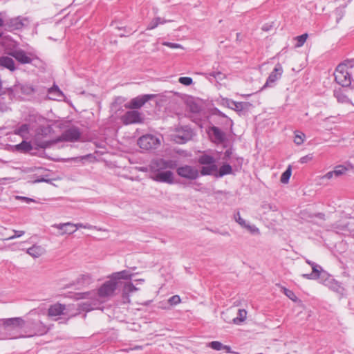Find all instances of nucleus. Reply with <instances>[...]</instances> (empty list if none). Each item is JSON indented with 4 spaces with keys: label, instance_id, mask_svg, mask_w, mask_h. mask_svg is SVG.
Masks as SVG:
<instances>
[{
    "label": "nucleus",
    "instance_id": "f257e3e1",
    "mask_svg": "<svg viewBox=\"0 0 354 354\" xmlns=\"http://www.w3.org/2000/svg\"><path fill=\"white\" fill-rule=\"evenodd\" d=\"M351 66L347 64H339L335 70L334 76L335 82L342 86H348L351 83Z\"/></svg>",
    "mask_w": 354,
    "mask_h": 354
},
{
    "label": "nucleus",
    "instance_id": "f03ea898",
    "mask_svg": "<svg viewBox=\"0 0 354 354\" xmlns=\"http://www.w3.org/2000/svg\"><path fill=\"white\" fill-rule=\"evenodd\" d=\"M247 314L245 309L230 308L222 313V316L225 322L240 325L246 320Z\"/></svg>",
    "mask_w": 354,
    "mask_h": 354
},
{
    "label": "nucleus",
    "instance_id": "7ed1b4c3",
    "mask_svg": "<svg viewBox=\"0 0 354 354\" xmlns=\"http://www.w3.org/2000/svg\"><path fill=\"white\" fill-rule=\"evenodd\" d=\"M161 144V140L151 134H146L138 140V145L143 150L149 151L158 148Z\"/></svg>",
    "mask_w": 354,
    "mask_h": 354
},
{
    "label": "nucleus",
    "instance_id": "20e7f679",
    "mask_svg": "<svg viewBox=\"0 0 354 354\" xmlns=\"http://www.w3.org/2000/svg\"><path fill=\"white\" fill-rule=\"evenodd\" d=\"M35 129L37 136L44 134L46 135L50 132V127L48 126L40 129H36L35 123L30 122L29 124H22L17 130L15 131V133L23 138H26L30 130H33Z\"/></svg>",
    "mask_w": 354,
    "mask_h": 354
},
{
    "label": "nucleus",
    "instance_id": "39448f33",
    "mask_svg": "<svg viewBox=\"0 0 354 354\" xmlns=\"http://www.w3.org/2000/svg\"><path fill=\"white\" fill-rule=\"evenodd\" d=\"M173 140L178 144H183L190 140L193 137L192 129L187 127L177 128L171 135Z\"/></svg>",
    "mask_w": 354,
    "mask_h": 354
},
{
    "label": "nucleus",
    "instance_id": "423d86ee",
    "mask_svg": "<svg viewBox=\"0 0 354 354\" xmlns=\"http://www.w3.org/2000/svg\"><path fill=\"white\" fill-rule=\"evenodd\" d=\"M118 283L111 279L104 283L98 289L97 294L101 298H106L113 296L117 288Z\"/></svg>",
    "mask_w": 354,
    "mask_h": 354
},
{
    "label": "nucleus",
    "instance_id": "0eeeda50",
    "mask_svg": "<svg viewBox=\"0 0 354 354\" xmlns=\"http://www.w3.org/2000/svg\"><path fill=\"white\" fill-rule=\"evenodd\" d=\"M124 124H140L143 122L142 114L138 111H129L121 117Z\"/></svg>",
    "mask_w": 354,
    "mask_h": 354
},
{
    "label": "nucleus",
    "instance_id": "6e6552de",
    "mask_svg": "<svg viewBox=\"0 0 354 354\" xmlns=\"http://www.w3.org/2000/svg\"><path fill=\"white\" fill-rule=\"evenodd\" d=\"M176 165V163L172 160L159 159L151 162L150 169L154 172H159L167 169H174Z\"/></svg>",
    "mask_w": 354,
    "mask_h": 354
},
{
    "label": "nucleus",
    "instance_id": "1a4fd4ad",
    "mask_svg": "<svg viewBox=\"0 0 354 354\" xmlns=\"http://www.w3.org/2000/svg\"><path fill=\"white\" fill-rule=\"evenodd\" d=\"M66 315V306L59 302L49 306L47 310V315L49 317L55 318Z\"/></svg>",
    "mask_w": 354,
    "mask_h": 354
},
{
    "label": "nucleus",
    "instance_id": "9d476101",
    "mask_svg": "<svg viewBox=\"0 0 354 354\" xmlns=\"http://www.w3.org/2000/svg\"><path fill=\"white\" fill-rule=\"evenodd\" d=\"M177 174L183 178L190 180L196 179L199 176L198 170L196 168L189 165H185L178 167L177 169Z\"/></svg>",
    "mask_w": 354,
    "mask_h": 354
},
{
    "label": "nucleus",
    "instance_id": "9b49d317",
    "mask_svg": "<svg viewBox=\"0 0 354 354\" xmlns=\"http://www.w3.org/2000/svg\"><path fill=\"white\" fill-rule=\"evenodd\" d=\"M153 97V95H143L134 97L125 104V107L129 109H138L141 108L147 102Z\"/></svg>",
    "mask_w": 354,
    "mask_h": 354
},
{
    "label": "nucleus",
    "instance_id": "f8f14e48",
    "mask_svg": "<svg viewBox=\"0 0 354 354\" xmlns=\"http://www.w3.org/2000/svg\"><path fill=\"white\" fill-rule=\"evenodd\" d=\"M81 133L77 128L72 127L64 131L60 138L59 141L75 142L79 140Z\"/></svg>",
    "mask_w": 354,
    "mask_h": 354
},
{
    "label": "nucleus",
    "instance_id": "ddd939ff",
    "mask_svg": "<svg viewBox=\"0 0 354 354\" xmlns=\"http://www.w3.org/2000/svg\"><path fill=\"white\" fill-rule=\"evenodd\" d=\"M8 55L16 59L19 63L25 64L32 62L31 54H27L23 50H16L8 53Z\"/></svg>",
    "mask_w": 354,
    "mask_h": 354
},
{
    "label": "nucleus",
    "instance_id": "4468645a",
    "mask_svg": "<svg viewBox=\"0 0 354 354\" xmlns=\"http://www.w3.org/2000/svg\"><path fill=\"white\" fill-rule=\"evenodd\" d=\"M1 324L5 328H21L24 326L25 321L21 317L3 319Z\"/></svg>",
    "mask_w": 354,
    "mask_h": 354
},
{
    "label": "nucleus",
    "instance_id": "2eb2a0df",
    "mask_svg": "<svg viewBox=\"0 0 354 354\" xmlns=\"http://www.w3.org/2000/svg\"><path fill=\"white\" fill-rule=\"evenodd\" d=\"M54 227L57 228L60 231L59 235L71 234L77 230V225L71 223L55 224L53 225Z\"/></svg>",
    "mask_w": 354,
    "mask_h": 354
},
{
    "label": "nucleus",
    "instance_id": "dca6fc26",
    "mask_svg": "<svg viewBox=\"0 0 354 354\" xmlns=\"http://www.w3.org/2000/svg\"><path fill=\"white\" fill-rule=\"evenodd\" d=\"M25 21H26V19H23L20 17L9 19L7 22L8 30L12 31L21 29L25 26Z\"/></svg>",
    "mask_w": 354,
    "mask_h": 354
},
{
    "label": "nucleus",
    "instance_id": "f3484780",
    "mask_svg": "<svg viewBox=\"0 0 354 354\" xmlns=\"http://www.w3.org/2000/svg\"><path fill=\"white\" fill-rule=\"evenodd\" d=\"M153 180L158 182L171 184L174 182L173 173L171 171L157 172L153 177Z\"/></svg>",
    "mask_w": 354,
    "mask_h": 354
},
{
    "label": "nucleus",
    "instance_id": "a211bd4d",
    "mask_svg": "<svg viewBox=\"0 0 354 354\" xmlns=\"http://www.w3.org/2000/svg\"><path fill=\"white\" fill-rule=\"evenodd\" d=\"M209 346L216 351L225 350L226 353H228L239 354V353L232 351L230 346L223 345L221 342L218 341L211 342L209 344Z\"/></svg>",
    "mask_w": 354,
    "mask_h": 354
},
{
    "label": "nucleus",
    "instance_id": "6ab92c4d",
    "mask_svg": "<svg viewBox=\"0 0 354 354\" xmlns=\"http://www.w3.org/2000/svg\"><path fill=\"white\" fill-rule=\"evenodd\" d=\"M0 66L6 68L11 71H14L15 70V62L10 57H0Z\"/></svg>",
    "mask_w": 354,
    "mask_h": 354
},
{
    "label": "nucleus",
    "instance_id": "aec40b11",
    "mask_svg": "<svg viewBox=\"0 0 354 354\" xmlns=\"http://www.w3.org/2000/svg\"><path fill=\"white\" fill-rule=\"evenodd\" d=\"M133 274L129 273L127 270H122L120 272H114L110 277L113 281L117 282L120 279H129L132 277Z\"/></svg>",
    "mask_w": 354,
    "mask_h": 354
},
{
    "label": "nucleus",
    "instance_id": "412c9836",
    "mask_svg": "<svg viewBox=\"0 0 354 354\" xmlns=\"http://www.w3.org/2000/svg\"><path fill=\"white\" fill-rule=\"evenodd\" d=\"M15 151L21 153H27L32 149L30 142L23 141L20 144L16 145L13 147Z\"/></svg>",
    "mask_w": 354,
    "mask_h": 354
},
{
    "label": "nucleus",
    "instance_id": "4be33fe9",
    "mask_svg": "<svg viewBox=\"0 0 354 354\" xmlns=\"http://www.w3.org/2000/svg\"><path fill=\"white\" fill-rule=\"evenodd\" d=\"M211 132L214 142L221 143L224 140V133L217 127H212L211 129Z\"/></svg>",
    "mask_w": 354,
    "mask_h": 354
},
{
    "label": "nucleus",
    "instance_id": "5701e85b",
    "mask_svg": "<svg viewBox=\"0 0 354 354\" xmlns=\"http://www.w3.org/2000/svg\"><path fill=\"white\" fill-rule=\"evenodd\" d=\"M48 93L53 95V96L50 97V98L53 100H59V98L64 97V93L56 85H53L50 88L48 89Z\"/></svg>",
    "mask_w": 354,
    "mask_h": 354
},
{
    "label": "nucleus",
    "instance_id": "b1692460",
    "mask_svg": "<svg viewBox=\"0 0 354 354\" xmlns=\"http://www.w3.org/2000/svg\"><path fill=\"white\" fill-rule=\"evenodd\" d=\"M236 220L239 223V224H240L242 227L248 229L250 232L259 233V229L255 226L247 225L245 221L243 218H241L239 214H237Z\"/></svg>",
    "mask_w": 354,
    "mask_h": 354
},
{
    "label": "nucleus",
    "instance_id": "393cba45",
    "mask_svg": "<svg viewBox=\"0 0 354 354\" xmlns=\"http://www.w3.org/2000/svg\"><path fill=\"white\" fill-rule=\"evenodd\" d=\"M283 72L281 66L279 64L276 66L274 71L271 73L268 77V82H273L278 80L279 77L281 75Z\"/></svg>",
    "mask_w": 354,
    "mask_h": 354
},
{
    "label": "nucleus",
    "instance_id": "a878e982",
    "mask_svg": "<svg viewBox=\"0 0 354 354\" xmlns=\"http://www.w3.org/2000/svg\"><path fill=\"white\" fill-rule=\"evenodd\" d=\"M28 254L34 258L39 257L44 253V250L40 246L33 245L27 250Z\"/></svg>",
    "mask_w": 354,
    "mask_h": 354
},
{
    "label": "nucleus",
    "instance_id": "bb28decb",
    "mask_svg": "<svg viewBox=\"0 0 354 354\" xmlns=\"http://www.w3.org/2000/svg\"><path fill=\"white\" fill-rule=\"evenodd\" d=\"M198 163L201 165H211L215 163L214 157L207 154H203L198 159Z\"/></svg>",
    "mask_w": 354,
    "mask_h": 354
},
{
    "label": "nucleus",
    "instance_id": "cd10ccee",
    "mask_svg": "<svg viewBox=\"0 0 354 354\" xmlns=\"http://www.w3.org/2000/svg\"><path fill=\"white\" fill-rule=\"evenodd\" d=\"M308 37V35L307 33H304L301 35L295 37L294 38V40L296 41V44L295 45V48L301 47L306 41Z\"/></svg>",
    "mask_w": 354,
    "mask_h": 354
},
{
    "label": "nucleus",
    "instance_id": "c85d7f7f",
    "mask_svg": "<svg viewBox=\"0 0 354 354\" xmlns=\"http://www.w3.org/2000/svg\"><path fill=\"white\" fill-rule=\"evenodd\" d=\"M306 136L303 132L297 131L295 132L294 142L296 145H300L304 143Z\"/></svg>",
    "mask_w": 354,
    "mask_h": 354
},
{
    "label": "nucleus",
    "instance_id": "c756f323",
    "mask_svg": "<svg viewBox=\"0 0 354 354\" xmlns=\"http://www.w3.org/2000/svg\"><path fill=\"white\" fill-rule=\"evenodd\" d=\"M166 22L165 20L164 19H162L160 17H157V18H155L153 19L151 22L150 24L148 25L147 29V30H153L155 28H156L158 25L160 24H163Z\"/></svg>",
    "mask_w": 354,
    "mask_h": 354
},
{
    "label": "nucleus",
    "instance_id": "7c9ffc66",
    "mask_svg": "<svg viewBox=\"0 0 354 354\" xmlns=\"http://www.w3.org/2000/svg\"><path fill=\"white\" fill-rule=\"evenodd\" d=\"M291 174H292V169H291V167L289 166L287 168V169L281 174L280 181L283 184L288 183L290 176H291Z\"/></svg>",
    "mask_w": 354,
    "mask_h": 354
},
{
    "label": "nucleus",
    "instance_id": "2f4dec72",
    "mask_svg": "<svg viewBox=\"0 0 354 354\" xmlns=\"http://www.w3.org/2000/svg\"><path fill=\"white\" fill-rule=\"evenodd\" d=\"M217 170V167L215 164L211 165L208 167H203L201 171V174L203 176L205 175H209L213 171H215Z\"/></svg>",
    "mask_w": 354,
    "mask_h": 354
},
{
    "label": "nucleus",
    "instance_id": "473e14b6",
    "mask_svg": "<svg viewBox=\"0 0 354 354\" xmlns=\"http://www.w3.org/2000/svg\"><path fill=\"white\" fill-rule=\"evenodd\" d=\"M232 171V167L230 165H223L219 169V176H223L224 175L230 174Z\"/></svg>",
    "mask_w": 354,
    "mask_h": 354
},
{
    "label": "nucleus",
    "instance_id": "72a5a7b5",
    "mask_svg": "<svg viewBox=\"0 0 354 354\" xmlns=\"http://www.w3.org/2000/svg\"><path fill=\"white\" fill-rule=\"evenodd\" d=\"M335 174V177H338L347 171V169L343 165H338L335 167L334 170H333Z\"/></svg>",
    "mask_w": 354,
    "mask_h": 354
},
{
    "label": "nucleus",
    "instance_id": "f704fd0d",
    "mask_svg": "<svg viewBox=\"0 0 354 354\" xmlns=\"http://www.w3.org/2000/svg\"><path fill=\"white\" fill-rule=\"evenodd\" d=\"M137 290L138 289L131 283H127L124 287V292L125 294L131 293Z\"/></svg>",
    "mask_w": 354,
    "mask_h": 354
},
{
    "label": "nucleus",
    "instance_id": "c9c22d12",
    "mask_svg": "<svg viewBox=\"0 0 354 354\" xmlns=\"http://www.w3.org/2000/svg\"><path fill=\"white\" fill-rule=\"evenodd\" d=\"M178 82L185 86H189L192 84L193 80L189 77H181L178 79Z\"/></svg>",
    "mask_w": 354,
    "mask_h": 354
},
{
    "label": "nucleus",
    "instance_id": "e433bc0d",
    "mask_svg": "<svg viewBox=\"0 0 354 354\" xmlns=\"http://www.w3.org/2000/svg\"><path fill=\"white\" fill-rule=\"evenodd\" d=\"M181 302L180 297L178 295H174L168 300V303L171 305H177Z\"/></svg>",
    "mask_w": 354,
    "mask_h": 354
},
{
    "label": "nucleus",
    "instance_id": "4c0bfd02",
    "mask_svg": "<svg viewBox=\"0 0 354 354\" xmlns=\"http://www.w3.org/2000/svg\"><path fill=\"white\" fill-rule=\"evenodd\" d=\"M162 45L163 46H167L170 48H173V49H177V48H183L182 46L179 44H176V43H171V42H167V41H165L162 43Z\"/></svg>",
    "mask_w": 354,
    "mask_h": 354
},
{
    "label": "nucleus",
    "instance_id": "58836bf2",
    "mask_svg": "<svg viewBox=\"0 0 354 354\" xmlns=\"http://www.w3.org/2000/svg\"><path fill=\"white\" fill-rule=\"evenodd\" d=\"M232 109H235L236 111H241L243 109V102H231Z\"/></svg>",
    "mask_w": 354,
    "mask_h": 354
},
{
    "label": "nucleus",
    "instance_id": "ea45409f",
    "mask_svg": "<svg viewBox=\"0 0 354 354\" xmlns=\"http://www.w3.org/2000/svg\"><path fill=\"white\" fill-rule=\"evenodd\" d=\"M284 294L291 300L295 301L297 300V297L294 294V292L288 289L284 288Z\"/></svg>",
    "mask_w": 354,
    "mask_h": 354
},
{
    "label": "nucleus",
    "instance_id": "a19ab883",
    "mask_svg": "<svg viewBox=\"0 0 354 354\" xmlns=\"http://www.w3.org/2000/svg\"><path fill=\"white\" fill-rule=\"evenodd\" d=\"M313 158V156L312 154H308L305 156H303L300 158L299 162L301 164L307 163L308 162L312 160Z\"/></svg>",
    "mask_w": 354,
    "mask_h": 354
},
{
    "label": "nucleus",
    "instance_id": "79ce46f5",
    "mask_svg": "<svg viewBox=\"0 0 354 354\" xmlns=\"http://www.w3.org/2000/svg\"><path fill=\"white\" fill-rule=\"evenodd\" d=\"M79 280H82L83 282L88 283L91 280V277L88 274H82Z\"/></svg>",
    "mask_w": 354,
    "mask_h": 354
},
{
    "label": "nucleus",
    "instance_id": "37998d69",
    "mask_svg": "<svg viewBox=\"0 0 354 354\" xmlns=\"http://www.w3.org/2000/svg\"><path fill=\"white\" fill-rule=\"evenodd\" d=\"M24 234V231H15V234L11 236H10V237H8L6 239L9 240V239H15L16 237H20V236H21Z\"/></svg>",
    "mask_w": 354,
    "mask_h": 354
},
{
    "label": "nucleus",
    "instance_id": "c03bdc74",
    "mask_svg": "<svg viewBox=\"0 0 354 354\" xmlns=\"http://www.w3.org/2000/svg\"><path fill=\"white\" fill-rule=\"evenodd\" d=\"M212 76H213L216 79L222 80L225 78V75L221 73V72H216L212 74Z\"/></svg>",
    "mask_w": 354,
    "mask_h": 354
},
{
    "label": "nucleus",
    "instance_id": "a18cd8bd",
    "mask_svg": "<svg viewBox=\"0 0 354 354\" xmlns=\"http://www.w3.org/2000/svg\"><path fill=\"white\" fill-rule=\"evenodd\" d=\"M16 199L23 200L24 201H25L27 203H29L33 201V200L32 198L24 197V196H17Z\"/></svg>",
    "mask_w": 354,
    "mask_h": 354
},
{
    "label": "nucleus",
    "instance_id": "49530a36",
    "mask_svg": "<svg viewBox=\"0 0 354 354\" xmlns=\"http://www.w3.org/2000/svg\"><path fill=\"white\" fill-rule=\"evenodd\" d=\"M333 177H335V174H334L333 171H329V172L326 173L323 176V178L330 179V178H332Z\"/></svg>",
    "mask_w": 354,
    "mask_h": 354
},
{
    "label": "nucleus",
    "instance_id": "de8ad7c7",
    "mask_svg": "<svg viewBox=\"0 0 354 354\" xmlns=\"http://www.w3.org/2000/svg\"><path fill=\"white\" fill-rule=\"evenodd\" d=\"M49 180H46V179H44V178H40V179H37L33 181L34 183H41V182H48Z\"/></svg>",
    "mask_w": 354,
    "mask_h": 354
},
{
    "label": "nucleus",
    "instance_id": "09e8293b",
    "mask_svg": "<svg viewBox=\"0 0 354 354\" xmlns=\"http://www.w3.org/2000/svg\"><path fill=\"white\" fill-rule=\"evenodd\" d=\"M75 225H77V229L78 228H87L86 226H84V225L82 224H75Z\"/></svg>",
    "mask_w": 354,
    "mask_h": 354
},
{
    "label": "nucleus",
    "instance_id": "8fccbe9b",
    "mask_svg": "<svg viewBox=\"0 0 354 354\" xmlns=\"http://www.w3.org/2000/svg\"><path fill=\"white\" fill-rule=\"evenodd\" d=\"M3 20L0 17V27L3 26Z\"/></svg>",
    "mask_w": 354,
    "mask_h": 354
},
{
    "label": "nucleus",
    "instance_id": "3c124183",
    "mask_svg": "<svg viewBox=\"0 0 354 354\" xmlns=\"http://www.w3.org/2000/svg\"><path fill=\"white\" fill-rule=\"evenodd\" d=\"M313 272H317V273H319V271L315 268V267H313Z\"/></svg>",
    "mask_w": 354,
    "mask_h": 354
},
{
    "label": "nucleus",
    "instance_id": "603ef678",
    "mask_svg": "<svg viewBox=\"0 0 354 354\" xmlns=\"http://www.w3.org/2000/svg\"><path fill=\"white\" fill-rule=\"evenodd\" d=\"M46 146H47V145H46V144H43V145H40V147H42V148H44V147H46Z\"/></svg>",
    "mask_w": 354,
    "mask_h": 354
},
{
    "label": "nucleus",
    "instance_id": "864d4df0",
    "mask_svg": "<svg viewBox=\"0 0 354 354\" xmlns=\"http://www.w3.org/2000/svg\"><path fill=\"white\" fill-rule=\"evenodd\" d=\"M87 295V293H83V294H82V295H83V296H82V297H81L80 298H84V297H85V295Z\"/></svg>",
    "mask_w": 354,
    "mask_h": 354
},
{
    "label": "nucleus",
    "instance_id": "5fc2aeb1",
    "mask_svg": "<svg viewBox=\"0 0 354 354\" xmlns=\"http://www.w3.org/2000/svg\"><path fill=\"white\" fill-rule=\"evenodd\" d=\"M1 37V34L0 33V37Z\"/></svg>",
    "mask_w": 354,
    "mask_h": 354
}]
</instances>
